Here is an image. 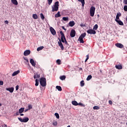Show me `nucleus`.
<instances>
[{
    "label": "nucleus",
    "instance_id": "f257e3e1",
    "mask_svg": "<svg viewBox=\"0 0 127 127\" xmlns=\"http://www.w3.org/2000/svg\"><path fill=\"white\" fill-rule=\"evenodd\" d=\"M60 33L62 35L61 41L63 43H64V42L65 44H66V45H68V42H67V41L66 40V38L65 37V35L64 34L63 32L62 31H61L60 32Z\"/></svg>",
    "mask_w": 127,
    "mask_h": 127
},
{
    "label": "nucleus",
    "instance_id": "f03ea898",
    "mask_svg": "<svg viewBox=\"0 0 127 127\" xmlns=\"http://www.w3.org/2000/svg\"><path fill=\"white\" fill-rule=\"evenodd\" d=\"M40 84L42 87H45L46 86V78L42 77L40 79Z\"/></svg>",
    "mask_w": 127,
    "mask_h": 127
},
{
    "label": "nucleus",
    "instance_id": "7ed1b4c3",
    "mask_svg": "<svg viewBox=\"0 0 127 127\" xmlns=\"http://www.w3.org/2000/svg\"><path fill=\"white\" fill-rule=\"evenodd\" d=\"M86 33H82L79 37L78 41H80V43H84V40L83 39L86 36Z\"/></svg>",
    "mask_w": 127,
    "mask_h": 127
},
{
    "label": "nucleus",
    "instance_id": "20e7f679",
    "mask_svg": "<svg viewBox=\"0 0 127 127\" xmlns=\"http://www.w3.org/2000/svg\"><path fill=\"white\" fill-rule=\"evenodd\" d=\"M95 10H96V8L94 6H92L91 7L90 10V14L92 17L94 16V15H95Z\"/></svg>",
    "mask_w": 127,
    "mask_h": 127
},
{
    "label": "nucleus",
    "instance_id": "39448f33",
    "mask_svg": "<svg viewBox=\"0 0 127 127\" xmlns=\"http://www.w3.org/2000/svg\"><path fill=\"white\" fill-rule=\"evenodd\" d=\"M18 120L21 122V123H27L29 121V118L28 117H25L24 119L21 118H18Z\"/></svg>",
    "mask_w": 127,
    "mask_h": 127
},
{
    "label": "nucleus",
    "instance_id": "423d86ee",
    "mask_svg": "<svg viewBox=\"0 0 127 127\" xmlns=\"http://www.w3.org/2000/svg\"><path fill=\"white\" fill-rule=\"evenodd\" d=\"M76 36V31L75 30L72 29L71 30L70 33V37H75Z\"/></svg>",
    "mask_w": 127,
    "mask_h": 127
},
{
    "label": "nucleus",
    "instance_id": "0eeeda50",
    "mask_svg": "<svg viewBox=\"0 0 127 127\" xmlns=\"http://www.w3.org/2000/svg\"><path fill=\"white\" fill-rule=\"evenodd\" d=\"M87 32L88 34H96V31L94 29H89L87 31Z\"/></svg>",
    "mask_w": 127,
    "mask_h": 127
},
{
    "label": "nucleus",
    "instance_id": "6e6552de",
    "mask_svg": "<svg viewBox=\"0 0 127 127\" xmlns=\"http://www.w3.org/2000/svg\"><path fill=\"white\" fill-rule=\"evenodd\" d=\"M58 44L59 46H60L62 50H64V47L63 46V44H62L61 39L59 40V42H58Z\"/></svg>",
    "mask_w": 127,
    "mask_h": 127
},
{
    "label": "nucleus",
    "instance_id": "1a4fd4ad",
    "mask_svg": "<svg viewBox=\"0 0 127 127\" xmlns=\"http://www.w3.org/2000/svg\"><path fill=\"white\" fill-rule=\"evenodd\" d=\"M115 46H116V47H118V48H124V45L119 43L116 44Z\"/></svg>",
    "mask_w": 127,
    "mask_h": 127
},
{
    "label": "nucleus",
    "instance_id": "9d476101",
    "mask_svg": "<svg viewBox=\"0 0 127 127\" xmlns=\"http://www.w3.org/2000/svg\"><path fill=\"white\" fill-rule=\"evenodd\" d=\"M50 31L53 35H56V31H55L54 28H53V27H51L50 28Z\"/></svg>",
    "mask_w": 127,
    "mask_h": 127
},
{
    "label": "nucleus",
    "instance_id": "9b49d317",
    "mask_svg": "<svg viewBox=\"0 0 127 127\" xmlns=\"http://www.w3.org/2000/svg\"><path fill=\"white\" fill-rule=\"evenodd\" d=\"M30 54V50H27L24 52V56H28Z\"/></svg>",
    "mask_w": 127,
    "mask_h": 127
},
{
    "label": "nucleus",
    "instance_id": "f8f14e48",
    "mask_svg": "<svg viewBox=\"0 0 127 127\" xmlns=\"http://www.w3.org/2000/svg\"><path fill=\"white\" fill-rule=\"evenodd\" d=\"M6 91H8L10 93H13V91H14V88L10 87V88H6Z\"/></svg>",
    "mask_w": 127,
    "mask_h": 127
},
{
    "label": "nucleus",
    "instance_id": "ddd939ff",
    "mask_svg": "<svg viewBox=\"0 0 127 127\" xmlns=\"http://www.w3.org/2000/svg\"><path fill=\"white\" fill-rule=\"evenodd\" d=\"M30 63H31V64H32V66H33V67H35L36 64H35V62H34V60H33V59H31L30 60Z\"/></svg>",
    "mask_w": 127,
    "mask_h": 127
},
{
    "label": "nucleus",
    "instance_id": "4468645a",
    "mask_svg": "<svg viewBox=\"0 0 127 127\" xmlns=\"http://www.w3.org/2000/svg\"><path fill=\"white\" fill-rule=\"evenodd\" d=\"M58 8H59V7L54 6V7H52V11L53 12H54V11H58Z\"/></svg>",
    "mask_w": 127,
    "mask_h": 127
},
{
    "label": "nucleus",
    "instance_id": "2eb2a0df",
    "mask_svg": "<svg viewBox=\"0 0 127 127\" xmlns=\"http://www.w3.org/2000/svg\"><path fill=\"white\" fill-rule=\"evenodd\" d=\"M116 69H118V70H122L123 69V65L122 64H118L115 66Z\"/></svg>",
    "mask_w": 127,
    "mask_h": 127
},
{
    "label": "nucleus",
    "instance_id": "dca6fc26",
    "mask_svg": "<svg viewBox=\"0 0 127 127\" xmlns=\"http://www.w3.org/2000/svg\"><path fill=\"white\" fill-rule=\"evenodd\" d=\"M19 73H20V71L19 70H17L16 71H14L12 74V77L14 76H16V75H17L18 74H19Z\"/></svg>",
    "mask_w": 127,
    "mask_h": 127
},
{
    "label": "nucleus",
    "instance_id": "f3484780",
    "mask_svg": "<svg viewBox=\"0 0 127 127\" xmlns=\"http://www.w3.org/2000/svg\"><path fill=\"white\" fill-rule=\"evenodd\" d=\"M68 25H69V26H70L71 27H73V26H74V25H75V22H74V21H70L68 23Z\"/></svg>",
    "mask_w": 127,
    "mask_h": 127
},
{
    "label": "nucleus",
    "instance_id": "a211bd4d",
    "mask_svg": "<svg viewBox=\"0 0 127 127\" xmlns=\"http://www.w3.org/2000/svg\"><path fill=\"white\" fill-rule=\"evenodd\" d=\"M11 2L13 4H15V5H17V4H18V2L17 0H11Z\"/></svg>",
    "mask_w": 127,
    "mask_h": 127
},
{
    "label": "nucleus",
    "instance_id": "6ab92c4d",
    "mask_svg": "<svg viewBox=\"0 0 127 127\" xmlns=\"http://www.w3.org/2000/svg\"><path fill=\"white\" fill-rule=\"evenodd\" d=\"M61 16V14H60V11H58L57 14L55 15V17L57 18V17H60Z\"/></svg>",
    "mask_w": 127,
    "mask_h": 127
},
{
    "label": "nucleus",
    "instance_id": "aec40b11",
    "mask_svg": "<svg viewBox=\"0 0 127 127\" xmlns=\"http://www.w3.org/2000/svg\"><path fill=\"white\" fill-rule=\"evenodd\" d=\"M116 22L118 23L119 25H124V22L121 20H116Z\"/></svg>",
    "mask_w": 127,
    "mask_h": 127
},
{
    "label": "nucleus",
    "instance_id": "412c9836",
    "mask_svg": "<svg viewBox=\"0 0 127 127\" xmlns=\"http://www.w3.org/2000/svg\"><path fill=\"white\" fill-rule=\"evenodd\" d=\"M72 105H73V106H78V102H77V101H72L71 102Z\"/></svg>",
    "mask_w": 127,
    "mask_h": 127
},
{
    "label": "nucleus",
    "instance_id": "4be33fe9",
    "mask_svg": "<svg viewBox=\"0 0 127 127\" xmlns=\"http://www.w3.org/2000/svg\"><path fill=\"white\" fill-rule=\"evenodd\" d=\"M60 79L62 80V81H64V80H65L66 79V76L65 75L61 76L60 77Z\"/></svg>",
    "mask_w": 127,
    "mask_h": 127
},
{
    "label": "nucleus",
    "instance_id": "5701e85b",
    "mask_svg": "<svg viewBox=\"0 0 127 127\" xmlns=\"http://www.w3.org/2000/svg\"><path fill=\"white\" fill-rule=\"evenodd\" d=\"M23 112H24V108H21L19 110V114H22V113H23Z\"/></svg>",
    "mask_w": 127,
    "mask_h": 127
},
{
    "label": "nucleus",
    "instance_id": "b1692460",
    "mask_svg": "<svg viewBox=\"0 0 127 127\" xmlns=\"http://www.w3.org/2000/svg\"><path fill=\"white\" fill-rule=\"evenodd\" d=\"M78 1H80L81 2L82 6H84L85 5V0H78Z\"/></svg>",
    "mask_w": 127,
    "mask_h": 127
},
{
    "label": "nucleus",
    "instance_id": "393cba45",
    "mask_svg": "<svg viewBox=\"0 0 127 127\" xmlns=\"http://www.w3.org/2000/svg\"><path fill=\"white\" fill-rule=\"evenodd\" d=\"M40 17L42 20H44V19L45 18V17L44 16V15H43V13H41L40 14Z\"/></svg>",
    "mask_w": 127,
    "mask_h": 127
},
{
    "label": "nucleus",
    "instance_id": "a878e982",
    "mask_svg": "<svg viewBox=\"0 0 127 127\" xmlns=\"http://www.w3.org/2000/svg\"><path fill=\"white\" fill-rule=\"evenodd\" d=\"M36 78H40V75L37 73L35 74L34 75V78L36 79Z\"/></svg>",
    "mask_w": 127,
    "mask_h": 127
},
{
    "label": "nucleus",
    "instance_id": "bb28decb",
    "mask_svg": "<svg viewBox=\"0 0 127 127\" xmlns=\"http://www.w3.org/2000/svg\"><path fill=\"white\" fill-rule=\"evenodd\" d=\"M56 89H57V90H58V91H62V87H61V86H57Z\"/></svg>",
    "mask_w": 127,
    "mask_h": 127
},
{
    "label": "nucleus",
    "instance_id": "cd10ccee",
    "mask_svg": "<svg viewBox=\"0 0 127 127\" xmlns=\"http://www.w3.org/2000/svg\"><path fill=\"white\" fill-rule=\"evenodd\" d=\"M33 18L34 19H37L38 18V16H37V14H33Z\"/></svg>",
    "mask_w": 127,
    "mask_h": 127
},
{
    "label": "nucleus",
    "instance_id": "c85d7f7f",
    "mask_svg": "<svg viewBox=\"0 0 127 127\" xmlns=\"http://www.w3.org/2000/svg\"><path fill=\"white\" fill-rule=\"evenodd\" d=\"M63 19L64 21H68V20H69V18L68 17H63Z\"/></svg>",
    "mask_w": 127,
    "mask_h": 127
},
{
    "label": "nucleus",
    "instance_id": "c756f323",
    "mask_svg": "<svg viewBox=\"0 0 127 127\" xmlns=\"http://www.w3.org/2000/svg\"><path fill=\"white\" fill-rule=\"evenodd\" d=\"M85 86V83L84 82V80H82L80 82V87H84Z\"/></svg>",
    "mask_w": 127,
    "mask_h": 127
},
{
    "label": "nucleus",
    "instance_id": "7c9ffc66",
    "mask_svg": "<svg viewBox=\"0 0 127 127\" xmlns=\"http://www.w3.org/2000/svg\"><path fill=\"white\" fill-rule=\"evenodd\" d=\"M43 48H44V47H43V46L38 47L37 49V51H40L41 50H42V49H43Z\"/></svg>",
    "mask_w": 127,
    "mask_h": 127
},
{
    "label": "nucleus",
    "instance_id": "2f4dec72",
    "mask_svg": "<svg viewBox=\"0 0 127 127\" xmlns=\"http://www.w3.org/2000/svg\"><path fill=\"white\" fill-rule=\"evenodd\" d=\"M91 79H92V75H89L87 76L86 80H87V81H90V80H91Z\"/></svg>",
    "mask_w": 127,
    "mask_h": 127
},
{
    "label": "nucleus",
    "instance_id": "473e14b6",
    "mask_svg": "<svg viewBox=\"0 0 127 127\" xmlns=\"http://www.w3.org/2000/svg\"><path fill=\"white\" fill-rule=\"evenodd\" d=\"M98 24H95L93 27V30H97L98 29Z\"/></svg>",
    "mask_w": 127,
    "mask_h": 127
},
{
    "label": "nucleus",
    "instance_id": "72a5a7b5",
    "mask_svg": "<svg viewBox=\"0 0 127 127\" xmlns=\"http://www.w3.org/2000/svg\"><path fill=\"white\" fill-rule=\"evenodd\" d=\"M54 6H57V7H59V1H56L55 3V5Z\"/></svg>",
    "mask_w": 127,
    "mask_h": 127
},
{
    "label": "nucleus",
    "instance_id": "f704fd0d",
    "mask_svg": "<svg viewBox=\"0 0 127 127\" xmlns=\"http://www.w3.org/2000/svg\"><path fill=\"white\" fill-rule=\"evenodd\" d=\"M56 62H57V64H58V65H61V60H57Z\"/></svg>",
    "mask_w": 127,
    "mask_h": 127
},
{
    "label": "nucleus",
    "instance_id": "c9c22d12",
    "mask_svg": "<svg viewBox=\"0 0 127 127\" xmlns=\"http://www.w3.org/2000/svg\"><path fill=\"white\" fill-rule=\"evenodd\" d=\"M93 110H100V107L98 106L93 107Z\"/></svg>",
    "mask_w": 127,
    "mask_h": 127
},
{
    "label": "nucleus",
    "instance_id": "e433bc0d",
    "mask_svg": "<svg viewBox=\"0 0 127 127\" xmlns=\"http://www.w3.org/2000/svg\"><path fill=\"white\" fill-rule=\"evenodd\" d=\"M55 116H56V118H57V119H59L60 118V117L59 116V114L57 113H56L55 114Z\"/></svg>",
    "mask_w": 127,
    "mask_h": 127
},
{
    "label": "nucleus",
    "instance_id": "4c0bfd02",
    "mask_svg": "<svg viewBox=\"0 0 127 127\" xmlns=\"http://www.w3.org/2000/svg\"><path fill=\"white\" fill-rule=\"evenodd\" d=\"M35 81H36L35 86H38V85H39L38 79H36Z\"/></svg>",
    "mask_w": 127,
    "mask_h": 127
},
{
    "label": "nucleus",
    "instance_id": "58836bf2",
    "mask_svg": "<svg viewBox=\"0 0 127 127\" xmlns=\"http://www.w3.org/2000/svg\"><path fill=\"white\" fill-rule=\"evenodd\" d=\"M78 105L79 106H80V107H85V105L83 104V103H78Z\"/></svg>",
    "mask_w": 127,
    "mask_h": 127
},
{
    "label": "nucleus",
    "instance_id": "ea45409f",
    "mask_svg": "<svg viewBox=\"0 0 127 127\" xmlns=\"http://www.w3.org/2000/svg\"><path fill=\"white\" fill-rule=\"evenodd\" d=\"M57 124H58V123L57 121H54L53 123V125L55 126V127H56V126H57Z\"/></svg>",
    "mask_w": 127,
    "mask_h": 127
},
{
    "label": "nucleus",
    "instance_id": "a19ab883",
    "mask_svg": "<svg viewBox=\"0 0 127 127\" xmlns=\"http://www.w3.org/2000/svg\"><path fill=\"white\" fill-rule=\"evenodd\" d=\"M53 0H48V4L49 5H50V4H51V3H52V1Z\"/></svg>",
    "mask_w": 127,
    "mask_h": 127
},
{
    "label": "nucleus",
    "instance_id": "79ce46f5",
    "mask_svg": "<svg viewBox=\"0 0 127 127\" xmlns=\"http://www.w3.org/2000/svg\"><path fill=\"white\" fill-rule=\"evenodd\" d=\"M124 10L125 11H127V5H125L124 7Z\"/></svg>",
    "mask_w": 127,
    "mask_h": 127
},
{
    "label": "nucleus",
    "instance_id": "37998d69",
    "mask_svg": "<svg viewBox=\"0 0 127 127\" xmlns=\"http://www.w3.org/2000/svg\"><path fill=\"white\" fill-rule=\"evenodd\" d=\"M116 16H118V17H120V16H122V13H117Z\"/></svg>",
    "mask_w": 127,
    "mask_h": 127
},
{
    "label": "nucleus",
    "instance_id": "c03bdc74",
    "mask_svg": "<svg viewBox=\"0 0 127 127\" xmlns=\"http://www.w3.org/2000/svg\"><path fill=\"white\" fill-rule=\"evenodd\" d=\"M28 109L30 110H31V109H32V105H29L28 106Z\"/></svg>",
    "mask_w": 127,
    "mask_h": 127
},
{
    "label": "nucleus",
    "instance_id": "a18cd8bd",
    "mask_svg": "<svg viewBox=\"0 0 127 127\" xmlns=\"http://www.w3.org/2000/svg\"><path fill=\"white\" fill-rule=\"evenodd\" d=\"M123 3L127 5V0H123Z\"/></svg>",
    "mask_w": 127,
    "mask_h": 127
},
{
    "label": "nucleus",
    "instance_id": "49530a36",
    "mask_svg": "<svg viewBox=\"0 0 127 127\" xmlns=\"http://www.w3.org/2000/svg\"><path fill=\"white\" fill-rule=\"evenodd\" d=\"M88 60H89V55H87L86 56V60L85 61V62H87V61H88Z\"/></svg>",
    "mask_w": 127,
    "mask_h": 127
},
{
    "label": "nucleus",
    "instance_id": "de8ad7c7",
    "mask_svg": "<svg viewBox=\"0 0 127 127\" xmlns=\"http://www.w3.org/2000/svg\"><path fill=\"white\" fill-rule=\"evenodd\" d=\"M3 85V81L0 80V85L2 86Z\"/></svg>",
    "mask_w": 127,
    "mask_h": 127
},
{
    "label": "nucleus",
    "instance_id": "09e8293b",
    "mask_svg": "<svg viewBox=\"0 0 127 127\" xmlns=\"http://www.w3.org/2000/svg\"><path fill=\"white\" fill-rule=\"evenodd\" d=\"M109 104L110 105H113V101H112V100H109Z\"/></svg>",
    "mask_w": 127,
    "mask_h": 127
},
{
    "label": "nucleus",
    "instance_id": "8fccbe9b",
    "mask_svg": "<svg viewBox=\"0 0 127 127\" xmlns=\"http://www.w3.org/2000/svg\"><path fill=\"white\" fill-rule=\"evenodd\" d=\"M119 19H120V17L116 16V19H115V21H117V20H119Z\"/></svg>",
    "mask_w": 127,
    "mask_h": 127
},
{
    "label": "nucleus",
    "instance_id": "3c124183",
    "mask_svg": "<svg viewBox=\"0 0 127 127\" xmlns=\"http://www.w3.org/2000/svg\"><path fill=\"white\" fill-rule=\"evenodd\" d=\"M19 88V86L17 85L16 86V91H17L18 90Z\"/></svg>",
    "mask_w": 127,
    "mask_h": 127
},
{
    "label": "nucleus",
    "instance_id": "603ef678",
    "mask_svg": "<svg viewBox=\"0 0 127 127\" xmlns=\"http://www.w3.org/2000/svg\"><path fill=\"white\" fill-rule=\"evenodd\" d=\"M16 116H19V112H17L15 114Z\"/></svg>",
    "mask_w": 127,
    "mask_h": 127
},
{
    "label": "nucleus",
    "instance_id": "864d4df0",
    "mask_svg": "<svg viewBox=\"0 0 127 127\" xmlns=\"http://www.w3.org/2000/svg\"><path fill=\"white\" fill-rule=\"evenodd\" d=\"M4 23H5V24H8V21L5 20V21H4Z\"/></svg>",
    "mask_w": 127,
    "mask_h": 127
},
{
    "label": "nucleus",
    "instance_id": "5fc2aeb1",
    "mask_svg": "<svg viewBox=\"0 0 127 127\" xmlns=\"http://www.w3.org/2000/svg\"><path fill=\"white\" fill-rule=\"evenodd\" d=\"M28 111H29V110L28 108L27 109H25V111H24V112H25V113H26V112H28Z\"/></svg>",
    "mask_w": 127,
    "mask_h": 127
},
{
    "label": "nucleus",
    "instance_id": "6e6d98bb",
    "mask_svg": "<svg viewBox=\"0 0 127 127\" xmlns=\"http://www.w3.org/2000/svg\"><path fill=\"white\" fill-rule=\"evenodd\" d=\"M62 29H64V30H66V29L65 28V27L63 26Z\"/></svg>",
    "mask_w": 127,
    "mask_h": 127
},
{
    "label": "nucleus",
    "instance_id": "4d7b16f0",
    "mask_svg": "<svg viewBox=\"0 0 127 127\" xmlns=\"http://www.w3.org/2000/svg\"><path fill=\"white\" fill-rule=\"evenodd\" d=\"M26 61H27V64H29V62H28V59H26Z\"/></svg>",
    "mask_w": 127,
    "mask_h": 127
},
{
    "label": "nucleus",
    "instance_id": "13d9d810",
    "mask_svg": "<svg viewBox=\"0 0 127 127\" xmlns=\"http://www.w3.org/2000/svg\"><path fill=\"white\" fill-rule=\"evenodd\" d=\"M3 127H7V126H6V125L4 124V125H3Z\"/></svg>",
    "mask_w": 127,
    "mask_h": 127
},
{
    "label": "nucleus",
    "instance_id": "bf43d9fd",
    "mask_svg": "<svg viewBox=\"0 0 127 127\" xmlns=\"http://www.w3.org/2000/svg\"><path fill=\"white\" fill-rule=\"evenodd\" d=\"M20 116L22 117V116H24V114L21 113V114H20Z\"/></svg>",
    "mask_w": 127,
    "mask_h": 127
},
{
    "label": "nucleus",
    "instance_id": "052dcab7",
    "mask_svg": "<svg viewBox=\"0 0 127 127\" xmlns=\"http://www.w3.org/2000/svg\"><path fill=\"white\" fill-rule=\"evenodd\" d=\"M80 26L82 27V26H85V25H83V24H80Z\"/></svg>",
    "mask_w": 127,
    "mask_h": 127
},
{
    "label": "nucleus",
    "instance_id": "680f3d73",
    "mask_svg": "<svg viewBox=\"0 0 127 127\" xmlns=\"http://www.w3.org/2000/svg\"><path fill=\"white\" fill-rule=\"evenodd\" d=\"M79 70H83V68H82L81 67V68H79Z\"/></svg>",
    "mask_w": 127,
    "mask_h": 127
},
{
    "label": "nucleus",
    "instance_id": "e2e57ef3",
    "mask_svg": "<svg viewBox=\"0 0 127 127\" xmlns=\"http://www.w3.org/2000/svg\"><path fill=\"white\" fill-rule=\"evenodd\" d=\"M97 17H100V15L98 14V15H97Z\"/></svg>",
    "mask_w": 127,
    "mask_h": 127
},
{
    "label": "nucleus",
    "instance_id": "0e129e2a",
    "mask_svg": "<svg viewBox=\"0 0 127 127\" xmlns=\"http://www.w3.org/2000/svg\"><path fill=\"white\" fill-rule=\"evenodd\" d=\"M2 105L1 103H0V107H1Z\"/></svg>",
    "mask_w": 127,
    "mask_h": 127
},
{
    "label": "nucleus",
    "instance_id": "69168bd1",
    "mask_svg": "<svg viewBox=\"0 0 127 127\" xmlns=\"http://www.w3.org/2000/svg\"><path fill=\"white\" fill-rule=\"evenodd\" d=\"M24 60H26L27 58H24Z\"/></svg>",
    "mask_w": 127,
    "mask_h": 127
},
{
    "label": "nucleus",
    "instance_id": "338daca9",
    "mask_svg": "<svg viewBox=\"0 0 127 127\" xmlns=\"http://www.w3.org/2000/svg\"><path fill=\"white\" fill-rule=\"evenodd\" d=\"M26 64H27V61H26Z\"/></svg>",
    "mask_w": 127,
    "mask_h": 127
},
{
    "label": "nucleus",
    "instance_id": "774afa93",
    "mask_svg": "<svg viewBox=\"0 0 127 127\" xmlns=\"http://www.w3.org/2000/svg\"><path fill=\"white\" fill-rule=\"evenodd\" d=\"M126 125H127V123Z\"/></svg>",
    "mask_w": 127,
    "mask_h": 127
}]
</instances>
